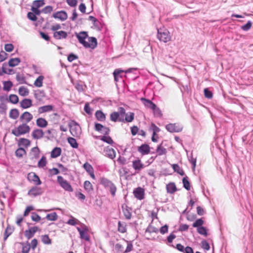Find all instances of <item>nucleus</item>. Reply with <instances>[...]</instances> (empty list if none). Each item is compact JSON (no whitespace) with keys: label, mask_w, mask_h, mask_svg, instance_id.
<instances>
[{"label":"nucleus","mask_w":253,"mask_h":253,"mask_svg":"<svg viewBox=\"0 0 253 253\" xmlns=\"http://www.w3.org/2000/svg\"><path fill=\"white\" fill-rule=\"evenodd\" d=\"M47 164L46 158L45 156H42L38 163V167L40 168H44Z\"/></svg>","instance_id":"09e8293b"},{"label":"nucleus","mask_w":253,"mask_h":253,"mask_svg":"<svg viewBox=\"0 0 253 253\" xmlns=\"http://www.w3.org/2000/svg\"><path fill=\"white\" fill-rule=\"evenodd\" d=\"M27 17L29 19L33 21H36L37 20V17L33 12H29L27 14Z\"/></svg>","instance_id":"e2e57ef3"},{"label":"nucleus","mask_w":253,"mask_h":253,"mask_svg":"<svg viewBox=\"0 0 253 253\" xmlns=\"http://www.w3.org/2000/svg\"><path fill=\"white\" fill-rule=\"evenodd\" d=\"M156 152L158 155L161 156L166 154L167 151V149L164 148L162 144H160L157 147Z\"/></svg>","instance_id":"79ce46f5"},{"label":"nucleus","mask_w":253,"mask_h":253,"mask_svg":"<svg viewBox=\"0 0 253 253\" xmlns=\"http://www.w3.org/2000/svg\"><path fill=\"white\" fill-rule=\"evenodd\" d=\"M18 93L20 96H26L29 94V90L27 87L21 86L18 89Z\"/></svg>","instance_id":"cd10ccee"},{"label":"nucleus","mask_w":253,"mask_h":253,"mask_svg":"<svg viewBox=\"0 0 253 253\" xmlns=\"http://www.w3.org/2000/svg\"><path fill=\"white\" fill-rule=\"evenodd\" d=\"M33 119V115L28 111L23 112L20 116L19 120L22 123L27 124Z\"/></svg>","instance_id":"6e6552de"},{"label":"nucleus","mask_w":253,"mask_h":253,"mask_svg":"<svg viewBox=\"0 0 253 253\" xmlns=\"http://www.w3.org/2000/svg\"><path fill=\"white\" fill-rule=\"evenodd\" d=\"M44 77L43 76H40L34 82V84L35 86L41 87L42 86L43 80Z\"/></svg>","instance_id":"58836bf2"},{"label":"nucleus","mask_w":253,"mask_h":253,"mask_svg":"<svg viewBox=\"0 0 253 253\" xmlns=\"http://www.w3.org/2000/svg\"><path fill=\"white\" fill-rule=\"evenodd\" d=\"M150 129L153 131V135L152 137V141L154 142H157L156 138H154V135H156V133L160 131V129L156 126L154 123H152Z\"/></svg>","instance_id":"b1692460"},{"label":"nucleus","mask_w":253,"mask_h":253,"mask_svg":"<svg viewBox=\"0 0 253 253\" xmlns=\"http://www.w3.org/2000/svg\"><path fill=\"white\" fill-rule=\"evenodd\" d=\"M252 26V23L251 21H249L246 24L243 25L241 28L243 30L247 31H248L251 28Z\"/></svg>","instance_id":"69168bd1"},{"label":"nucleus","mask_w":253,"mask_h":253,"mask_svg":"<svg viewBox=\"0 0 253 253\" xmlns=\"http://www.w3.org/2000/svg\"><path fill=\"white\" fill-rule=\"evenodd\" d=\"M31 144V141L29 139L25 138H21L19 139L18 141V145L19 146H23L27 148Z\"/></svg>","instance_id":"c85d7f7f"},{"label":"nucleus","mask_w":253,"mask_h":253,"mask_svg":"<svg viewBox=\"0 0 253 253\" xmlns=\"http://www.w3.org/2000/svg\"><path fill=\"white\" fill-rule=\"evenodd\" d=\"M125 115V109L123 107H120L118 112H113L110 114V120L114 122H125L124 117Z\"/></svg>","instance_id":"f03ea898"},{"label":"nucleus","mask_w":253,"mask_h":253,"mask_svg":"<svg viewBox=\"0 0 253 253\" xmlns=\"http://www.w3.org/2000/svg\"><path fill=\"white\" fill-rule=\"evenodd\" d=\"M27 178L30 182L34 183L36 185H40L42 184V181L39 176L34 172L29 173Z\"/></svg>","instance_id":"1a4fd4ad"},{"label":"nucleus","mask_w":253,"mask_h":253,"mask_svg":"<svg viewBox=\"0 0 253 253\" xmlns=\"http://www.w3.org/2000/svg\"><path fill=\"white\" fill-rule=\"evenodd\" d=\"M20 62L19 58H11L8 61V64L11 67H15L18 65Z\"/></svg>","instance_id":"37998d69"},{"label":"nucleus","mask_w":253,"mask_h":253,"mask_svg":"<svg viewBox=\"0 0 253 253\" xmlns=\"http://www.w3.org/2000/svg\"><path fill=\"white\" fill-rule=\"evenodd\" d=\"M112 182L106 178L103 177L100 180V183L103 185L106 188L110 184H111Z\"/></svg>","instance_id":"5fc2aeb1"},{"label":"nucleus","mask_w":253,"mask_h":253,"mask_svg":"<svg viewBox=\"0 0 253 253\" xmlns=\"http://www.w3.org/2000/svg\"><path fill=\"white\" fill-rule=\"evenodd\" d=\"M106 188L109 189L113 197L115 196L117 191V187L113 182Z\"/></svg>","instance_id":"a18cd8bd"},{"label":"nucleus","mask_w":253,"mask_h":253,"mask_svg":"<svg viewBox=\"0 0 253 253\" xmlns=\"http://www.w3.org/2000/svg\"><path fill=\"white\" fill-rule=\"evenodd\" d=\"M204 91L205 97L209 99H211L212 97V93L208 89V88H205Z\"/></svg>","instance_id":"0e129e2a"},{"label":"nucleus","mask_w":253,"mask_h":253,"mask_svg":"<svg viewBox=\"0 0 253 253\" xmlns=\"http://www.w3.org/2000/svg\"><path fill=\"white\" fill-rule=\"evenodd\" d=\"M123 212L126 218L130 219L131 217V209L127 206L126 204H124L122 206Z\"/></svg>","instance_id":"4468645a"},{"label":"nucleus","mask_w":253,"mask_h":253,"mask_svg":"<svg viewBox=\"0 0 253 253\" xmlns=\"http://www.w3.org/2000/svg\"><path fill=\"white\" fill-rule=\"evenodd\" d=\"M26 154V150L23 148H19L15 151V155L18 158H22Z\"/></svg>","instance_id":"c03bdc74"},{"label":"nucleus","mask_w":253,"mask_h":253,"mask_svg":"<svg viewBox=\"0 0 253 253\" xmlns=\"http://www.w3.org/2000/svg\"><path fill=\"white\" fill-rule=\"evenodd\" d=\"M8 101L12 104H16L19 102V97L16 94H11L9 95Z\"/></svg>","instance_id":"473e14b6"},{"label":"nucleus","mask_w":253,"mask_h":253,"mask_svg":"<svg viewBox=\"0 0 253 253\" xmlns=\"http://www.w3.org/2000/svg\"><path fill=\"white\" fill-rule=\"evenodd\" d=\"M53 109V106L51 105H47L40 107L38 108V112L40 114L51 111Z\"/></svg>","instance_id":"a878e982"},{"label":"nucleus","mask_w":253,"mask_h":253,"mask_svg":"<svg viewBox=\"0 0 253 253\" xmlns=\"http://www.w3.org/2000/svg\"><path fill=\"white\" fill-rule=\"evenodd\" d=\"M44 132L42 130L37 129L34 130L32 134L33 137L34 139H39L43 136Z\"/></svg>","instance_id":"5701e85b"},{"label":"nucleus","mask_w":253,"mask_h":253,"mask_svg":"<svg viewBox=\"0 0 253 253\" xmlns=\"http://www.w3.org/2000/svg\"><path fill=\"white\" fill-rule=\"evenodd\" d=\"M30 249V245L29 244L23 245L22 249V253H28Z\"/></svg>","instance_id":"338daca9"},{"label":"nucleus","mask_w":253,"mask_h":253,"mask_svg":"<svg viewBox=\"0 0 253 253\" xmlns=\"http://www.w3.org/2000/svg\"><path fill=\"white\" fill-rule=\"evenodd\" d=\"M16 79L17 81L20 84L26 83L25 78L23 75H20L19 74L17 75L16 77Z\"/></svg>","instance_id":"13d9d810"},{"label":"nucleus","mask_w":253,"mask_h":253,"mask_svg":"<svg viewBox=\"0 0 253 253\" xmlns=\"http://www.w3.org/2000/svg\"><path fill=\"white\" fill-rule=\"evenodd\" d=\"M68 36V34L64 31H56L53 33V37L56 40L65 39Z\"/></svg>","instance_id":"dca6fc26"},{"label":"nucleus","mask_w":253,"mask_h":253,"mask_svg":"<svg viewBox=\"0 0 253 253\" xmlns=\"http://www.w3.org/2000/svg\"><path fill=\"white\" fill-rule=\"evenodd\" d=\"M84 188L87 192H91L93 190V185L89 181L86 180L84 181Z\"/></svg>","instance_id":"4c0bfd02"},{"label":"nucleus","mask_w":253,"mask_h":253,"mask_svg":"<svg viewBox=\"0 0 253 253\" xmlns=\"http://www.w3.org/2000/svg\"><path fill=\"white\" fill-rule=\"evenodd\" d=\"M42 241L45 244H50L51 243L50 239L46 235L42 236Z\"/></svg>","instance_id":"680f3d73"},{"label":"nucleus","mask_w":253,"mask_h":253,"mask_svg":"<svg viewBox=\"0 0 253 253\" xmlns=\"http://www.w3.org/2000/svg\"><path fill=\"white\" fill-rule=\"evenodd\" d=\"M171 167L175 172H176L177 173L180 174V175H184L185 173L183 169L177 165V164H172Z\"/></svg>","instance_id":"c9c22d12"},{"label":"nucleus","mask_w":253,"mask_h":253,"mask_svg":"<svg viewBox=\"0 0 253 253\" xmlns=\"http://www.w3.org/2000/svg\"><path fill=\"white\" fill-rule=\"evenodd\" d=\"M19 116V112L16 108L12 109L10 110L9 117L10 118L16 120Z\"/></svg>","instance_id":"bb28decb"},{"label":"nucleus","mask_w":253,"mask_h":253,"mask_svg":"<svg viewBox=\"0 0 253 253\" xmlns=\"http://www.w3.org/2000/svg\"><path fill=\"white\" fill-rule=\"evenodd\" d=\"M115 250L119 253H125V250L122 245L120 243H117L115 245Z\"/></svg>","instance_id":"6e6d98bb"},{"label":"nucleus","mask_w":253,"mask_h":253,"mask_svg":"<svg viewBox=\"0 0 253 253\" xmlns=\"http://www.w3.org/2000/svg\"><path fill=\"white\" fill-rule=\"evenodd\" d=\"M37 125L41 127H45L47 125V122L42 118H38L36 121Z\"/></svg>","instance_id":"c756f323"},{"label":"nucleus","mask_w":253,"mask_h":253,"mask_svg":"<svg viewBox=\"0 0 253 253\" xmlns=\"http://www.w3.org/2000/svg\"><path fill=\"white\" fill-rule=\"evenodd\" d=\"M76 36L79 42L85 48L94 49L97 45V41L95 37H88L86 32L76 33Z\"/></svg>","instance_id":"f257e3e1"},{"label":"nucleus","mask_w":253,"mask_h":253,"mask_svg":"<svg viewBox=\"0 0 253 253\" xmlns=\"http://www.w3.org/2000/svg\"><path fill=\"white\" fill-rule=\"evenodd\" d=\"M43 190L42 188L33 186L28 191V194L31 197H36L42 194Z\"/></svg>","instance_id":"ddd939ff"},{"label":"nucleus","mask_w":253,"mask_h":253,"mask_svg":"<svg viewBox=\"0 0 253 253\" xmlns=\"http://www.w3.org/2000/svg\"><path fill=\"white\" fill-rule=\"evenodd\" d=\"M133 194L135 198L139 200H142L145 197V190L142 187H138L133 190Z\"/></svg>","instance_id":"9b49d317"},{"label":"nucleus","mask_w":253,"mask_h":253,"mask_svg":"<svg viewBox=\"0 0 253 253\" xmlns=\"http://www.w3.org/2000/svg\"><path fill=\"white\" fill-rule=\"evenodd\" d=\"M157 38L164 42H167L171 40L170 33L167 30H158Z\"/></svg>","instance_id":"20e7f679"},{"label":"nucleus","mask_w":253,"mask_h":253,"mask_svg":"<svg viewBox=\"0 0 253 253\" xmlns=\"http://www.w3.org/2000/svg\"><path fill=\"white\" fill-rule=\"evenodd\" d=\"M38 230L39 228L37 226L31 227L28 230H25L24 232L25 236L28 239H30L34 236L35 233Z\"/></svg>","instance_id":"2eb2a0df"},{"label":"nucleus","mask_w":253,"mask_h":253,"mask_svg":"<svg viewBox=\"0 0 253 253\" xmlns=\"http://www.w3.org/2000/svg\"><path fill=\"white\" fill-rule=\"evenodd\" d=\"M182 182L183 184V187L187 190H190V183L188 180V177L185 176L182 179Z\"/></svg>","instance_id":"3c124183"},{"label":"nucleus","mask_w":253,"mask_h":253,"mask_svg":"<svg viewBox=\"0 0 253 253\" xmlns=\"http://www.w3.org/2000/svg\"><path fill=\"white\" fill-rule=\"evenodd\" d=\"M70 131L74 137H79L82 133L81 126L75 121H72L70 125Z\"/></svg>","instance_id":"423d86ee"},{"label":"nucleus","mask_w":253,"mask_h":253,"mask_svg":"<svg viewBox=\"0 0 253 253\" xmlns=\"http://www.w3.org/2000/svg\"><path fill=\"white\" fill-rule=\"evenodd\" d=\"M3 85V89L6 91H9L13 86V83L10 81H4Z\"/></svg>","instance_id":"72a5a7b5"},{"label":"nucleus","mask_w":253,"mask_h":253,"mask_svg":"<svg viewBox=\"0 0 253 253\" xmlns=\"http://www.w3.org/2000/svg\"><path fill=\"white\" fill-rule=\"evenodd\" d=\"M7 109V105L3 102L0 103V113L5 114Z\"/></svg>","instance_id":"bf43d9fd"},{"label":"nucleus","mask_w":253,"mask_h":253,"mask_svg":"<svg viewBox=\"0 0 253 253\" xmlns=\"http://www.w3.org/2000/svg\"><path fill=\"white\" fill-rule=\"evenodd\" d=\"M31 130V128L29 125L25 123H22L17 127L12 130V133L15 136H19L28 133Z\"/></svg>","instance_id":"7ed1b4c3"},{"label":"nucleus","mask_w":253,"mask_h":253,"mask_svg":"<svg viewBox=\"0 0 253 253\" xmlns=\"http://www.w3.org/2000/svg\"><path fill=\"white\" fill-rule=\"evenodd\" d=\"M100 139L109 144H113L114 143L113 139L109 136L104 135L101 137Z\"/></svg>","instance_id":"864d4df0"},{"label":"nucleus","mask_w":253,"mask_h":253,"mask_svg":"<svg viewBox=\"0 0 253 253\" xmlns=\"http://www.w3.org/2000/svg\"><path fill=\"white\" fill-rule=\"evenodd\" d=\"M57 182L59 185L65 191L73 192V189L70 183L62 176H57Z\"/></svg>","instance_id":"39448f33"},{"label":"nucleus","mask_w":253,"mask_h":253,"mask_svg":"<svg viewBox=\"0 0 253 253\" xmlns=\"http://www.w3.org/2000/svg\"><path fill=\"white\" fill-rule=\"evenodd\" d=\"M166 128L170 132H179L182 131L183 126L179 123L169 124L166 126Z\"/></svg>","instance_id":"0eeeda50"},{"label":"nucleus","mask_w":253,"mask_h":253,"mask_svg":"<svg viewBox=\"0 0 253 253\" xmlns=\"http://www.w3.org/2000/svg\"><path fill=\"white\" fill-rule=\"evenodd\" d=\"M40 150L38 147H35L31 149L30 156L32 159H37L40 157Z\"/></svg>","instance_id":"aec40b11"},{"label":"nucleus","mask_w":253,"mask_h":253,"mask_svg":"<svg viewBox=\"0 0 253 253\" xmlns=\"http://www.w3.org/2000/svg\"><path fill=\"white\" fill-rule=\"evenodd\" d=\"M68 142L70 144V145L74 148H77L78 147V143H77L76 140L71 137H69L67 139Z\"/></svg>","instance_id":"49530a36"},{"label":"nucleus","mask_w":253,"mask_h":253,"mask_svg":"<svg viewBox=\"0 0 253 253\" xmlns=\"http://www.w3.org/2000/svg\"><path fill=\"white\" fill-rule=\"evenodd\" d=\"M137 150L141 155H145L150 153V147L148 144H144L138 147Z\"/></svg>","instance_id":"f3484780"},{"label":"nucleus","mask_w":253,"mask_h":253,"mask_svg":"<svg viewBox=\"0 0 253 253\" xmlns=\"http://www.w3.org/2000/svg\"><path fill=\"white\" fill-rule=\"evenodd\" d=\"M44 4V0H36L33 2V5L32 7L39 8L43 6Z\"/></svg>","instance_id":"ea45409f"},{"label":"nucleus","mask_w":253,"mask_h":253,"mask_svg":"<svg viewBox=\"0 0 253 253\" xmlns=\"http://www.w3.org/2000/svg\"><path fill=\"white\" fill-rule=\"evenodd\" d=\"M14 48V46L11 43H7L5 44L4 46V49L8 52H11Z\"/></svg>","instance_id":"774afa93"},{"label":"nucleus","mask_w":253,"mask_h":253,"mask_svg":"<svg viewBox=\"0 0 253 253\" xmlns=\"http://www.w3.org/2000/svg\"><path fill=\"white\" fill-rule=\"evenodd\" d=\"M141 100L143 101L144 105L151 109L155 106V104H154L151 100L146 99L145 98H141Z\"/></svg>","instance_id":"7c9ffc66"},{"label":"nucleus","mask_w":253,"mask_h":253,"mask_svg":"<svg viewBox=\"0 0 253 253\" xmlns=\"http://www.w3.org/2000/svg\"><path fill=\"white\" fill-rule=\"evenodd\" d=\"M197 232L201 235H204L205 236H207L208 234L207 232V229L205 227L202 226L197 228Z\"/></svg>","instance_id":"052dcab7"},{"label":"nucleus","mask_w":253,"mask_h":253,"mask_svg":"<svg viewBox=\"0 0 253 253\" xmlns=\"http://www.w3.org/2000/svg\"><path fill=\"white\" fill-rule=\"evenodd\" d=\"M58 218V215L55 212L47 214L46 216V218L48 220L50 221H55Z\"/></svg>","instance_id":"8fccbe9b"},{"label":"nucleus","mask_w":253,"mask_h":253,"mask_svg":"<svg viewBox=\"0 0 253 253\" xmlns=\"http://www.w3.org/2000/svg\"><path fill=\"white\" fill-rule=\"evenodd\" d=\"M166 189L167 192L170 194H173L177 191L176 185L174 182H170L168 184Z\"/></svg>","instance_id":"393cba45"},{"label":"nucleus","mask_w":253,"mask_h":253,"mask_svg":"<svg viewBox=\"0 0 253 253\" xmlns=\"http://www.w3.org/2000/svg\"><path fill=\"white\" fill-rule=\"evenodd\" d=\"M84 168L85 169V170L90 175V177L93 179H95V176L94 173V169L90 164L86 162L84 164L83 166Z\"/></svg>","instance_id":"a211bd4d"},{"label":"nucleus","mask_w":253,"mask_h":253,"mask_svg":"<svg viewBox=\"0 0 253 253\" xmlns=\"http://www.w3.org/2000/svg\"><path fill=\"white\" fill-rule=\"evenodd\" d=\"M105 155L111 159H113L116 157V152L114 149L107 147L104 150Z\"/></svg>","instance_id":"412c9836"},{"label":"nucleus","mask_w":253,"mask_h":253,"mask_svg":"<svg viewBox=\"0 0 253 253\" xmlns=\"http://www.w3.org/2000/svg\"><path fill=\"white\" fill-rule=\"evenodd\" d=\"M52 17L61 21H64L67 19L68 14L66 11L61 10L53 13Z\"/></svg>","instance_id":"f8f14e48"},{"label":"nucleus","mask_w":253,"mask_h":253,"mask_svg":"<svg viewBox=\"0 0 253 253\" xmlns=\"http://www.w3.org/2000/svg\"><path fill=\"white\" fill-rule=\"evenodd\" d=\"M151 109L153 111V114L155 117L158 118H161L162 117L163 114L162 111L159 108L157 107L156 105H155V106L153 107Z\"/></svg>","instance_id":"e433bc0d"},{"label":"nucleus","mask_w":253,"mask_h":253,"mask_svg":"<svg viewBox=\"0 0 253 253\" xmlns=\"http://www.w3.org/2000/svg\"><path fill=\"white\" fill-rule=\"evenodd\" d=\"M204 221L202 219V218H200V219H197L195 222H194L193 223V227H196V228H199L200 227H202V225L204 224Z\"/></svg>","instance_id":"603ef678"},{"label":"nucleus","mask_w":253,"mask_h":253,"mask_svg":"<svg viewBox=\"0 0 253 253\" xmlns=\"http://www.w3.org/2000/svg\"><path fill=\"white\" fill-rule=\"evenodd\" d=\"M50 119L53 122H57L60 120V115L57 113H54L51 114L49 116Z\"/></svg>","instance_id":"4d7b16f0"},{"label":"nucleus","mask_w":253,"mask_h":253,"mask_svg":"<svg viewBox=\"0 0 253 253\" xmlns=\"http://www.w3.org/2000/svg\"><path fill=\"white\" fill-rule=\"evenodd\" d=\"M144 167L142 162L138 158L132 161V167L135 170L136 173H139Z\"/></svg>","instance_id":"9d476101"},{"label":"nucleus","mask_w":253,"mask_h":253,"mask_svg":"<svg viewBox=\"0 0 253 253\" xmlns=\"http://www.w3.org/2000/svg\"><path fill=\"white\" fill-rule=\"evenodd\" d=\"M124 118L125 121L126 122H131L133 121L134 118V114L132 112H130L129 114H126Z\"/></svg>","instance_id":"de8ad7c7"},{"label":"nucleus","mask_w":253,"mask_h":253,"mask_svg":"<svg viewBox=\"0 0 253 253\" xmlns=\"http://www.w3.org/2000/svg\"><path fill=\"white\" fill-rule=\"evenodd\" d=\"M62 153V149L60 147H56L52 149L50 152V157L51 158H56L60 156Z\"/></svg>","instance_id":"4be33fe9"},{"label":"nucleus","mask_w":253,"mask_h":253,"mask_svg":"<svg viewBox=\"0 0 253 253\" xmlns=\"http://www.w3.org/2000/svg\"><path fill=\"white\" fill-rule=\"evenodd\" d=\"M95 117L99 121H104L106 119L105 115L100 110H98L95 113Z\"/></svg>","instance_id":"2f4dec72"},{"label":"nucleus","mask_w":253,"mask_h":253,"mask_svg":"<svg viewBox=\"0 0 253 253\" xmlns=\"http://www.w3.org/2000/svg\"><path fill=\"white\" fill-rule=\"evenodd\" d=\"M32 100L29 98H25L20 103V107L23 109H27L32 106Z\"/></svg>","instance_id":"6ab92c4d"},{"label":"nucleus","mask_w":253,"mask_h":253,"mask_svg":"<svg viewBox=\"0 0 253 253\" xmlns=\"http://www.w3.org/2000/svg\"><path fill=\"white\" fill-rule=\"evenodd\" d=\"M118 230L122 233H126V224L125 222L119 221Z\"/></svg>","instance_id":"f704fd0d"},{"label":"nucleus","mask_w":253,"mask_h":253,"mask_svg":"<svg viewBox=\"0 0 253 253\" xmlns=\"http://www.w3.org/2000/svg\"><path fill=\"white\" fill-rule=\"evenodd\" d=\"M80 232V237L82 239H84L86 241H89L90 240L89 236L85 230H82L78 229Z\"/></svg>","instance_id":"a19ab883"}]
</instances>
